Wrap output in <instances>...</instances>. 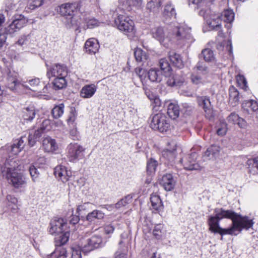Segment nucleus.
Segmentation results:
<instances>
[{
	"mask_svg": "<svg viewBox=\"0 0 258 258\" xmlns=\"http://www.w3.org/2000/svg\"><path fill=\"white\" fill-rule=\"evenodd\" d=\"M215 216L219 221L223 218L232 220V224L230 228H233V232H241L243 229L248 230L251 228L254 222L247 216H242L231 210H225L223 209H215Z\"/></svg>",
	"mask_w": 258,
	"mask_h": 258,
	"instance_id": "obj_1",
	"label": "nucleus"
},
{
	"mask_svg": "<svg viewBox=\"0 0 258 258\" xmlns=\"http://www.w3.org/2000/svg\"><path fill=\"white\" fill-rule=\"evenodd\" d=\"M67 74L68 70L66 66L55 64L48 69L47 76L49 79L54 78L52 82L53 87L55 90H59L67 86L66 77Z\"/></svg>",
	"mask_w": 258,
	"mask_h": 258,
	"instance_id": "obj_2",
	"label": "nucleus"
},
{
	"mask_svg": "<svg viewBox=\"0 0 258 258\" xmlns=\"http://www.w3.org/2000/svg\"><path fill=\"white\" fill-rule=\"evenodd\" d=\"M168 30L172 33L173 40L179 44H185L191 40L190 29L184 27V25L171 24Z\"/></svg>",
	"mask_w": 258,
	"mask_h": 258,
	"instance_id": "obj_3",
	"label": "nucleus"
},
{
	"mask_svg": "<svg viewBox=\"0 0 258 258\" xmlns=\"http://www.w3.org/2000/svg\"><path fill=\"white\" fill-rule=\"evenodd\" d=\"M150 125L153 130L161 133L167 132L170 126L169 119L164 114L161 113L152 116Z\"/></svg>",
	"mask_w": 258,
	"mask_h": 258,
	"instance_id": "obj_4",
	"label": "nucleus"
},
{
	"mask_svg": "<svg viewBox=\"0 0 258 258\" xmlns=\"http://www.w3.org/2000/svg\"><path fill=\"white\" fill-rule=\"evenodd\" d=\"M114 23L117 28L124 34L127 35L134 34V23L130 18L119 15L116 18H115Z\"/></svg>",
	"mask_w": 258,
	"mask_h": 258,
	"instance_id": "obj_5",
	"label": "nucleus"
},
{
	"mask_svg": "<svg viewBox=\"0 0 258 258\" xmlns=\"http://www.w3.org/2000/svg\"><path fill=\"white\" fill-rule=\"evenodd\" d=\"M199 15L204 17L207 24L212 29L219 28L221 26V18L219 15L211 14L210 8L206 7L202 9Z\"/></svg>",
	"mask_w": 258,
	"mask_h": 258,
	"instance_id": "obj_6",
	"label": "nucleus"
},
{
	"mask_svg": "<svg viewBox=\"0 0 258 258\" xmlns=\"http://www.w3.org/2000/svg\"><path fill=\"white\" fill-rule=\"evenodd\" d=\"M67 156L71 162H75L84 157L86 149L78 143H70L68 146Z\"/></svg>",
	"mask_w": 258,
	"mask_h": 258,
	"instance_id": "obj_7",
	"label": "nucleus"
},
{
	"mask_svg": "<svg viewBox=\"0 0 258 258\" xmlns=\"http://www.w3.org/2000/svg\"><path fill=\"white\" fill-rule=\"evenodd\" d=\"M219 220L214 216L209 217L208 224L209 226V230L213 233H219L220 235H237V233L233 232V228L223 229L220 227Z\"/></svg>",
	"mask_w": 258,
	"mask_h": 258,
	"instance_id": "obj_8",
	"label": "nucleus"
},
{
	"mask_svg": "<svg viewBox=\"0 0 258 258\" xmlns=\"http://www.w3.org/2000/svg\"><path fill=\"white\" fill-rule=\"evenodd\" d=\"M102 244L101 237L93 235L87 239H83L80 244L82 250L85 252H90L94 249L99 248Z\"/></svg>",
	"mask_w": 258,
	"mask_h": 258,
	"instance_id": "obj_9",
	"label": "nucleus"
},
{
	"mask_svg": "<svg viewBox=\"0 0 258 258\" xmlns=\"http://www.w3.org/2000/svg\"><path fill=\"white\" fill-rule=\"evenodd\" d=\"M67 223L61 218L54 217L49 223V232L51 235L58 234L67 229Z\"/></svg>",
	"mask_w": 258,
	"mask_h": 258,
	"instance_id": "obj_10",
	"label": "nucleus"
},
{
	"mask_svg": "<svg viewBox=\"0 0 258 258\" xmlns=\"http://www.w3.org/2000/svg\"><path fill=\"white\" fill-rule=\"evenodd\" d=\"M197 154L192 153L181 158L180 162L186 170H201V167L196 162Z\"/></svg>",
	"mask_w": 258,
	"mask_h": 258,
	"instance_id": "obj_11",
	"label": "nucleus"
},
{
	"mask_svg": "<svg viewBox=\"0 0 258 258\" xmlns=\"http://www.w3.org/2000/svg\"><path fill=\"white\" fill-rule=\"evenodd\" d=\"M22 168V166L19 164L17 159L9 157L7 159L4 166L2 168V172L3 175L5 176L11 172L20 171Z\"/></svg>",
	"mask_w": 258,
	"mask_h": 258,
	"instance_id": "obj_12",
	"label": "nucleus"
},
{
	"mask_svg": "<svg viewBox=\"0 0 258 258\" xmlns=\"http://www.w3.org/2000/svg\"><path fill=\"white\" fill-rule=\"evenodd\" d=\"M152 35L153 38L157 40L161 45L165 47H168L171 43L170 39L165 36L162 27H159L152 29Z\"/></svg>",
	"mask_w": 258,
	"mask_h": 258,
	"instance_id": "obj_13",
	"label": "nucleus"
},
{
	"mask_svg": "<svg viewBox=\"0 0 258 258\" xmlns=\"http://www.w3.org/2000/svg\"><path fill=\"white\" fill-rule=\"evenodd\" d=\"M5 176L16 188L22 187L26 184L24 177L18 171L11 172Z\"/></svg>",
	"mask_w": 258,
	"mask_h": 258,
	"instance_id": "obj_14",
	"label": "nucleus"
},
{
	"mask_svg": "<svg viewBox=\"0 0 258 258\" xmlns=\"http://www.w3.org/2000/svg\"><path fill=\"white\" fill-rule=\"evenodd\" d=\"M18 78V74L17 72L10 71L6 78V86L11 90L14 91L20 83Z\"/></svg>",
	"mask_w": 258,
	"mask_h": 258,
	"instance_id": "obj_15",
	"label": "nucleus"
},
{
	"mask_svg": "<svg viewBox=\"0 0 258 258\" xmlns=\"http://www.w3.org/2000/svg\"><path fill=\"white\" fill-rule=\"evenodd\" d=\"M79 8V4L77 3H67L62 4L60 6L59 13L61 15L66 18L74 15Z\"/></svg>",
	"mask_w": 258,
	"mask_h": 258,
	"instance_id": "obj_16",
	"label": "nucleus"
},
{
	"mask_svg": "<svg viewBox=\"0 0 258 258\" xmlns=\"http://www.w3.org/2000/svg\"><path fill=\"white\" fill-rule=\"evenodd\" d=\"M54 174L57 179L63 183L67 182L71 176V172L62 165L57 166L54 168Z\"/></svg>",
	"mask_w": 258,
	"mask_h": 258,
	"instance_id": "obj_17",
	"label": "nucleus"
},
{
	"mask_svg": "<svg viewBox=\"0 0 258 258\" xmlns=\"http://www.w3.org/2000/svg\"><path fill=\"white\" fill-rule=\"evenodd\" d=\"M160 184L167 191L172 190L176 184V181L171 174L164 175L160 181Z\"/></svg>",
	"mask_w": 258,
	"mask_h": 258,
	"instance_id": "obj_18",
	"label": "nucleus"
},
{
	"mask_svg": "<svg viewBox=\"0 0 258 258\" xmlns=\"http://www.w3.org/2000/svg\"><path fill=\"white\" fill-rule=\"evenodd\" d=\"M128 247L125 240H120L118 243V247L114 255V258H127Z\"/></svg>",
	"mask_w": 258,
	"mask_h": 258,
	"instance_id": "obj_19",
	"label": "nucleus"
},
{
	"mask_svg": "<svg viewBox=\"0 0 258 258\" xmlns=\"http://www.w3.org/2000/svg\"><path fill=\"white\" fill-rule=\"evenodd\" d=\"M42 148L46 152H52L56 150L57 146L54 139L46 137L42 141Z\"/></svg>",
	"mask_w": 258,
	"mask_h": 258,
	"instance_id": "obj_20",
	"label": "nucleus"
},
{
	"mask_svg": "<svg viewBox=\"0 0 258 258\" xmlns=\"http://www.w3.org/2000/svg\"><path fill=\"white\" fill-rule=\"evenodd\" d=\"M99 48V44L95 38H90L85 42V48L89 54H95L98 51Z\"/></svg>",
	"mask_w": 258,
	"mask_h": 258,
	"instance_id": "obj_21",
	"label": "nucleus"
},
{
	"mask_svg": "<svg viewBox=\"0 0 258 258\" xmlns=\"http://www.w3.org/2000/svg\"><path fill=\"white\" fill-rule=\"evenodd\" d=\"M97 90L94 84L86 85L81 89L80 95L83 98H90L93 96Z\"/></svg>",
	"mask_w": 258,
	"mask_h": 258,
	"instance_id": "obj_22",
	"label": "nucleus"
},
{
	"mask_svg": "<svg viewBox=\"0 0 258 258\" xmlns=\"http://www.w3.org/2000/svg\"><path fill=\"white\" fill-rule=\"evenodd\" d=\"M220 147L218 145H212L205 152L204 157L207 160H213L219 155Z\"/></svg>",
	"mask_w": 258,
	"mask_h": 258,
	"instance_id": "obj_23",
	"label": "nucleus"
},
{
	"mask_svg": "<svg viewBox=\"0 0 258 258\" xmlns=\"http://www.w3.org/2000/svg\"><path fill=\"white\" fill-rule=\"evenodd\" d=\"M148 75L149 79L153 82H160L163 77L161 71L155 68L151 69Z\"/></svg>",
	"mask_w": 258,
	"mask_h": 258,
	"instance_id": "obj_24",
	"label": "nucleus"
},
{
	"mask_svg": "<svg viewBox=\"0 0 258 258\" xmlns=\"http://www.w3.org/2000/svg\"><path fill=\"white\" fill-rule=\"evenodd\" d=\"M18 200L14 196L9 195L6 198L7 208L13 213H17L18 210Z\"/></svg>",
	"mask_w": 258,
	"mask_h": 258,
	"instance_id": "obj_25",
	"label": "nucleus"
},
{
	"mask_svg": "<svg viewBox=\"0 0 258 258\" xmlns=\"http://www.w3.org/2000/svg\"><path fill=\"white\" fill-rule=\"evenodd\" d=\"M23 85L33 91H37L43 86L38 78L30 79L24 82Z\"/></svg>",
	"mask_w": 258,
	"mask_h": 258,
	"instance_id": "obj_26",
	"label": "nucleus"
},
{
	"mask_svg": "<svg viewBox=\"0 0 258 258\" xmlns=\"http://www.w3.org/2000/svg\"><path fill=\"white\" fill-rule=\"evenodd\" d=\"M150 201L153 209L158 212L162 211L163 206L162 201L158 195L152 194L150 197Z\"/></svg>",
	"mask_w": 258,
	"mask_h": 258,
	"instance_id": "obj_27",
	"label": "nucleus"
},
{
	"mask_svg": "<svg viewBox=\"0 0 258 258\" xmlns=\"http://www.w3.org/2000/svg\"><path fill=\"white\" fill-rule=\"evenodd\" d=\"M248 172L255 175L258 173V156L248 159L246 162Z\"/></svg>",
	"mask_w": 258,
	"mask_h": 258,
	"instance_id": "obj_28",
	"label": "nucleus"
},
{
	"mask_svg": "<svg viewBox=\"0 0 258 258\" xmlns=\"http://www.w3.org/2000/svg\"><path fill=\"white\" fill-rule=\"evenodd\" d=\"M242 106L248 113H250V111L255 112L258 110V103L254 100L245 101L243 102Z\"/></svg>",
	"mask_w": 258,
	"mask_h": 258,
	"instance_id": "obj_29",
	"label": "nucleus"
},
{
	"mask_svg": "<svg viewBox=\"0 0 258 258\" xmlns=\"http://www.w3.org/2000/svg\"><path fill=\"white\" fill-rule=\"evenodd\" d=\"M104 214L98 210H94L89 213L86 216V220L89 222H94L95 220H101L104 218Z\"/></svg>",
	"mask_w": 258,
	"mask_h": 258,
	"instance_id": "obj_30",
	"label": "nucleus"
},
{
	"mask_svg": "<svg viewBox=\"0 0 258 258\" xmlns=\"http://www.w3.org/2000/svg\"><path fill=\"white\" fill-rule=\"evenodd\" d=\"M67 252L65 248L63 247H56L55 250L46 258H66Z\"/></svg>",
	"mask_w": 258,
	"mask_h": 258,
	"instance_id": "obj_31",
	"label": "nucleus"
},
{
	"mask_svg": "<svg viewBox=\"0 0 258 258\" xmlns=\"http://www.w3.org/2000/svg\"><path fill=\"white\" fill-rule=\"evenodd\" d=\"M161 2L160 0H150L147 4V9L151 12L157 13L160 10Z\"/></svg>",
	"mask_w": 258,
	"mask_h": 258,
	"instance_id": "obj_32",
	"label": "nucleus"
},
{
	"mask_svg": "<svg viewBox=\"0 0 258 258\" xmlns=\"http://www.w3.org/2000/svg\"><path fill=\"white\" fill-rule=\"evenodd\" d=\"M167 114L171 118L176 119L179 114L178 106L174 103H170L168 106Z\"/></svg>",
	"mask_w": 258,
	"mask_h": 258,
	"instance_id": "obj_33",
	"label": "nucleus"
},
{
	"mask_svg": "<svg viewBox=\"0 0 258 258\" xmlns=\"http://www.w3.org/2000/svg\"><path fill=\"white\" fill-rule=\"evenodd\" d=\"M84 28L92 29L99 25L100 22L92 17H87L83 22Z\"/></svg>",
	"mask_w": 258,
	"mask_h": 258,
	"instance_id": "obj_34",
	"label": "nucleus"
},
{
	"mask_svg": "<svg viewBox=\"0 0 258 258\" xmlns=\"http://www.w3.org/2000/svg\"><path fill=\"white\" fill-rule=\"evenodd\" d=\"M169 57L171 62L174 66L178 68H181L183 67V61L181 56L179 54L174 52H170L169 54Z\"/></svg>",
	"mask_w": 258,
	"mask_h": 258,
	"instance_id": "obj_35",
	"label": "nucleus"
},
{
	"mask_svg": "<svg viewBox=\"0 0 258 258\" xmlns=\"http://www.w3.org/2000/svg\"><path fill=\"white\" fill-rule=\"evenodd\" d=\"M36 114V110L33 106H29L24 109L23 117L25 120L31 121Z\"/></svg>",
	"mask_w": 258,
	"mask_h": 258,
	"instance_id": "obj_36",
	"label": "nucleus"
},
{
	"mask_svg": "<svg viewBox=\"0 0 258 258\" xmlns=\"http://www.w3.org/2000/svg\"><path fill=\"white\" fill-rule=\"evenodd\" d=\"M28 22V20L22 15H17L15 17L12 23L16 27V28L20 30Z\"/></svg>",
	"mask_w": 258,
	"mask_h": 258,
	"instance_id": "obj_37",
	"label": "nucleus"
},
{
	"mask_svg": "<svg viewBox=\"0 0 258 258\" xmlns=\"http://www.w3.org/2000/svg\"><path fill=\"white\" fill-rule=\"evenodd\" d=\"M66 19L65 23L68 28L77 27L81 24L79 21L78 17L75 16V14L66 18Z\"/></svg>",
	"mask_w": 258,
	"mask_h": 258,
	"instance_id": "obj_38",
	"label": "nucleus"
},
{
	"mask_svg": "<svg viewBox=\"0 0 258 258\" xmlns=\"http://www.w3.org/2000/svg\"><path fill=\"white\" fill-rule=\"evenodd\" d=\"M134 55L138 62H145L148 57L146 52L139 48H136L134 51Z\"/></svg>",
	"mask_w": 258,
	"mask_h": 258,
	"instance_id": "obj_39",
	"label": "nucleus"
},
{
	"mask_svg": "<svg viewBox=\"0 0 258 258\" xmlns=\"http://www.w3.org/2000/svg\"><path fill=\"white\" fill-rule=\"evenodd\" d=\"M61 235L55 238V245L56 247H61V245L66 244L69 240L70 233L69 231H66L60 233Z\"/></svg>",
	"mask_w": 258,
	"mask_h": 258,
	"instance_id": "obj_40",
	"label": "nucleus"
},
{
	"mask_svg": "<svg viewBox=\"0 0 258 258\" xmlns=\"http://www.w3.org/2000/svg\"><path fill=\"white\" fill-rule=\"evenodd\" d=\"M64 105L62 103L55 105L52 109L51 114L54 118L60 117L64 112Z\"/></svg>",
	"mask_w": 258,
	"mask_h": 258,
	"instance_id": "obj_41",
	"label": "nucleus"
},
{
	"mask_svg": "<svg viewBox=\"0 0 258 258\" xmlns=\"http://www.w3.org/2000/svg\"><path fill=\"white\" fill-rule=\"evenodd\" d=\"M201 55L203 57L206 61L212 62L215 60V55L213 51L209 48L203 49Z\"/></svg>",
	"mask_w": 258,
	"mask_h": 258,
	"instance_id": "obj_42",
	"label": "nucleus"
},
{
	"mask_svg": "<svg viewBox=\"0 0 258 258\" xmlns=\"http://www.w3.org/2000/svg\"><path fill=\"white\" fill-rule=\"evenodd\" d=\"M193 72L205 75L208 72V68L203 62L199 61L193 69Z\"/></svg>",
	"mask_w": 258,
	"mask_h": 258,
	"instance_id": "obj_43",
	"label": "nucleus"
},
{
	"mask_svg": "<svg viewBox=\"0 0 258 258\" xmlns=\"http://www.w3.org/2000/svg\"><path fill=\"white\" fill-rule=\"evenodd\" d=\"M163 15L165 17L172 18L176 17L175 10L174 7L171 4H167L164 8Z\"/></svg>",
	"mask_w": 258,
	"mask_h": 258,
	"instance_id": "obj_44",
	"label": "nucleus"
},
{
	"mask_svg": "<svg viewBox=\"0 0 258 258\" xmlns=\"http://www.w3.org/2000/svg\"><path fill=\"white\" fill-rule=\"evenodd\" d=\"M221 20L223 19L224 22L229 23H231L234 18V15L232 10H225L220 15Z\"/></svg>",
	"mask_w": 258,
	"mask_h": 258,
	"instance_id": "obj_45",
	"label": "nucleus"
},
{
	"mask_svg": "<svg viewBox=\"0 0 258 258\" xmlns=\"http://www.w3.org/2000/svg\"><path fill=\"white\" fill-rule=\"evenodd\" d=\"M132 202V197L130 195H127L124 198L121 199L117 203L115 204L116 209H119L123 207L126 206L128 204Z\"/></svg>",
	"mask_w": 258,
	"mask_h": 258,
	"instance_id": "obj_46",
	"label": "nucleus"
},
{
	"mask_svg": "<svg viewBox=\"0 0 258 258\" xmlns=\"http://www.w3.org/2000/svg\"><path fill=\"white\" fill-rule=\"evenodd\" d=\"M157 166V161L153 159H150L147 164V171L148 173L150 174L154 173Z\"/></svg>",
	"mask_w": 258,
	"mask_h": 258,
	"instance_id": "obj_47",
	"label": "nucleus"
},
{
	"mask_svg": "<svg viewBox=\"0 0 258 258\" xmlns=\"http://www.w3.org/2000/svg\"><path fill=\"white\" fill-rule=\"evenodd\" d=\"M239 93L238 91L233 86L229 88V99L232 102L236 103L239 101Z\"/></svg>",
	"mask_w": 258,
	"mask_h": 258,
	"instance_id": "obj_48",
	"label": "nucleus"
},
{
	"mask_svg": "<svg viewBox=\"0 0 258 258\" xmlns=\"http://www.w3.org/2000/svg\"><path fill=\"white\" fill-rule=\"evenodd\" d=\"M201 75L193 72L190 76L192 83L196 85L203 84L205 80Z\"/></svg>",
	"mask_w": 258,
	"mask_h": 258,
	"instance_id": "obj_49",
	"label": "nucleus"
},
{
	"mask_svg": "<svg viewBox=\"0 0 258 258\" xmlns=\"http://www.w3.org/2000/svg\"><path fill=\"white\" fill-rule=\"evenodd\" d=\"M182 83V81L177 80L176 75H170L167 80V84L169 86H180Z\"/></svg>",
	"mask_w": 258,
	"mask_h": 258,
	"instance_id": "obj_50",
	"label": "nucleus"
},
{
	"mask_svg": "<svg viewBox=\"0 0 258 258\" xmlns=\"http://www.w3.org/2000/svg\"><path fill=\"white\" fill-rule=\"evenodd\" d=\"M91 204L90 203H84L78 206L77 208V213L78 215H81L85 213L91 209Z\"/></svg>",
	"mask_w": 258,
	"mask_h": 258,
	"instance_id": "obj_51",
	"label": "nucleus"
},
{
	"mask_svg": "<svg viewBox=\"0 0 258 258\" xmlns=\"http://www.w3.org/2000/svg\"><path fill=\"white\" fill-rule=\"evenodd\" d=\"M177 148V143L175 141L172 140L168 143L167 147L166 150L164 151V155L169 153L173 155V152L176 151Z\"/></svg>",
	"mask_w": 258,
	"mask_h": 258,
	"instance_id": "obj_52",
	"label": "nucleus"
},
{
	"mask_svg": "<svg viewBox=\"0 0 258 258\" xmlns=\"http://www.w3.org/2000/svg\"><path fill=\"white\" fill-rule=\"evenodd\" d=\"M238 85L242 89L246 90L247 88V81L245 77L242 75H238L236 77Z\"/></svg>",
	"mask_w": 258,
	"mask_h": 258,
	"instance_id": "obj_53",
	"label": "nucleus"
},
{
	"mask_svg": "<svg viewBox=\"0 0 258 258\" xmlns=\"http://www.w3.org/2000/svg\"><path fill=\"white\" fill-rule=\"evenodd\" d=\"M163 226L162 224H158L155 226L153 229V234L157 239H160L163 235Z\"/></svg>",
	"mask_w": 258,
	"mask_h": 258,
	"instance_id": "obj_54",
	"label": "nucleus"
},
{
	"mask_svg": "<svg viewBox=\"0 0 258 258\" xmlns=\"http://www.w3.org/2000/svg\"><path fill=\"white\" fill-rule=\"evenodd\" d=\"M159 66L161 70L165 72H169L170 70V64L165 58H162L160 60Z\"/></svg>",
	"mask_w": 258,
	"mask_h": 258,
	"instance_id": "obj_55",
	"label": "nucleus"
},
{
	"mask_svg": "<svg viewBox=\"0 0 258 258\" xmlns=\"http://www.w3.org/2000/svg\"><path fill=\"white\" fill-rule=\"evenodd\" d=\"M29 172L33 180L36 181L39 175V172L37 169L34 166L31 165L29 168Z\"/></svg>",
	"mask_w": 258,
	"mask_h": 258,
	"instance_id": "obj_56",
	"label": "nucleus"
},
{
	"mask_svg": "<svg viewBox=\"0 0 258 258\" xmlns=\"http://www.w3.org/2000/svg\"><path fill=\"white\" fill-rule=\"evenodd\" d=\"M27 142V138L26 137H22L20 139L17 140L15 141V143L12 145V146L19 147H21L22 145V149L24 148L26 142Z\"/></svg>",
	"mask_w": 258,
	"mask_h": 258,
	"instance_id": "obj_57",
	"label": "nucleus"
},
{
	"mask_svg": "<svg viewBox=\"0 0 258 258\" xmlns=\"http://www.w3.org/2000/svg\"><path fill=\"white\" fill-rule=\"evenodd\" d=\"M18 31H19L18 29L16 28V27L13 23H12L5 29L6 34H9L10 35H12Z\"/></svg>",
	"mask_w": 258,
	"mask_h": 258,
	"instance_id": "obj_58",
	"label": "nucleus"
},
{
	"mask_svg": "<svg viewBox=\"0 0 258 258\" xmlns=\"http://www.w3.org/2000/svg\"><path fill=\"white\" fill-rule=\"evenodd\" d=\"M199 105L202 106L204 109H205V111H206V109L208 107V105L210 104V102L209 99L206 97H201L199 99Z\"/></svg>",
	"mask_w": 258,
	"mask_h": 258,
	"instance_id": "obj_59",
	"label": "nucleus"
},
{
	"mask_svg": "<svg viewBox=\"0 0 258 258\" xmlns=\"http://www.w3.org/2000/svg\"><path fill=\"white\" fill-rule=\"evenodd\" d=\"M227 131V124L225 123H222L221 124L220 127L217 129V134L220 136H223L226 134Z\"/></svg>",
	"mask_w": 258,
	"mask_h": 258,
	"instance_id": "obj_60",
	"label": "nucleus"
},
{
	"mask_svg": "<svg viewBox=\"0 0 258 258\" xmlns=\"http://www.w3.org/2000/svg\"><path fill=\"white\" fill-rule=\"evenodd\" d=\"M81 245L77 248H72V258H81Z\"/></svg>",
	"mask_w": 258,
	"mask_h": 258,
	"instance_id": "obj_61",
	"label": "nucleus"
},
{
	"mask_svg": "<svg viewBox=\"0 0 258 258\" xmlns=\"http://www.w3.org/2000/svg\"><path fill=\"white\" fill-rule=\"evenodd\" d=\"M238 119V115L235 113H231L227 117V120L228 122L232 124H236Z\"/></svg>",
	"mask_w": 258,
	"mask_h": 258,
	"instance_id": "obj_62",
	"label": "nucleus"
},
{
	"mask_svg": "<svg viewBox=\"0 0 258 258\" xmlns=\"http://www.w3.org/2000/svg\"><path fill=\"white\" fill-rule=\"evenodd\" d=\"M47 0H33L30 4V7L32 9L39 7L45 3Z\"/></svg>",
	"mask_w": 258,
	"mask_h": 258,
	"instance_id": "obj_63",
	"label": "nucleus"
},
{
	"mask_svg": "<svg viewBox=\"0 0 258 258\" xmlns=\"http://www.w3.org/2000/svg\"><path fill=\"white\" fill-rule=\"evenodd\" d=\"M51 121L50 119H44L41 124V130H49L50 129Z\"/></svg>",
	"mask_w": 258,
	"mask_h": 258,
	"instance_id": "obj_64",
	"label": "nucleus"
}]
</instances>
